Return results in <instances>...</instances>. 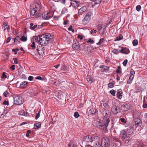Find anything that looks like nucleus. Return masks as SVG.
<instances>
[{"label":"nucleus","mask_w":147,"mask_h":147,"mask_svg":"<svg viewBox=\"0 0 147 147\" xmlns=\"http://www.w3.org/2000/svg\"><path fill=\"white\" fill-rule=\"evenodd\" d=\"M110 121L109 118L103 120H100L99 121L94 122V125L102 132L107 133L108 131L107 127Z\"/></svg>","instance_id":"obj_1"},{"label":"nucleus","mask_w":147,"mask_h":147,"mask_svg":"<svg viewBox=\"0 0 147 147\" xmlns=\"http://www.w3.org/2000/svg\"><path fill=\"white\" fill-rule=\"evenodd\" d=\"M41 8L40 5L36 2L32 4L30 6V15L36 18L40 17L41 14L39 11Z\"/></svg>","instance_id":"obj_2"},{"label":"nucleus","mask_w":147,"mask_h":147,"mask_svg":"<svg viewBox=\"0 0 147 147\" xmlns=\"http://www.w3.org/2000/svg\"><path fill=\"white\" fill-rule=\"evenodd\" d=\"M39 40L38 42H40V44L42 45L46 46L49 43V41L47 39H46L44 37V34L39 35Z\"/></svg>","instance_id":"obj_3"},{"label":"nucleus","mask_w":147,"mask_h":147,"mask_svg":"<svg viewBox=\"0 0 147 147\" xmlns=\"http://www.w3.org/2000/svg\"><path fill=\"white\" fill-rule=\"evenodd\" d=\"M14 103L16 105H20L23 104L24 99L21 96H17L13 98Z\"/></svg>","instance_id":"obj_4"},{"label":"nucleus","mask_w":147,"mask_h":147,"mask_svg":"<svg viewBox=\"0 0 147 147\" xmlns=\"http://www.w3.org/2000/svg\"><path fill=\"white\" fill-rule=\"evenodd\" d=\"M91 16L90 12H88L86 15L82 22L83 25H86L89 22L91 19Z\"/></svg>","instance_id":"obj_5"},{"label":"nucleus","mask_w":147,"mask_h":147,"mask_svg":"<svg viewBox=\"0 0 147 147\" xmlns=\"http://www.w3.org/2000/svg\"><path fill=\"white\" fill-rule=\"evenodd\" d=\"M84 140L86 142H92L95 141V138L92 137L91 135H87L84 137Z\"/></svg>","instance_id":"obj_6"},{"label":"nucleus","mask_w":147,"mask_h":147,"mask_svg":"<svg viewBox=\"0 0 147 147\" xmlns=\"http://www.w3.org/2000/svg\"><path fill=\"white\" fill-rule=\"evenodd\" d=\"M111 111L113 114L115 115H117L120 113L121 112V109L120 107L116 105H114L112 107Z\"/></svg>","instance_id":"obj_7"},{"label":"nucleus","mask_w":147,"mask_h":147,"mask_svg":"<svg viewBox=\"0 0 147 147\" xmlns=\"http://www.w3.org/2000/svg\"><path fill=\"white\" fill-rule=\"evenodd\" d=\"M87 8L86 7L84 6L80 9L78 10V15L79 17L84 16L86 11Z\"/></svg>","instance_id":"obj_8"},{"label":"nucleus","mask_w":147,"mask_h":147,"mask_svg":"<svg viewBox=\"0 0 147 147\" xmlns=\"http://www.w3.org/2000/svg\"><path fill=\"white\" fill-rule=\"evenodd\" d=\"M43 46L40 44L37 45V52L38 54L40 55H43L44 53V47Z\"/></svg>","instance_id":"obj_9"},{"label":"nucleus","mask_w":147,"mask_h":147,"mask_svg":"<svg viewBox=\"0 0 147 147\" xmlns=\"http://www.w3.org/2000/svg\"><path fill=\"white\" fill-rule=\"evenodd\" d=\"M79 45V42L77 40L74 39L72 43V48L78 51Z\"/></svg>","instance_id":"obj_10"},{"label":"nucleus","mask_w":147,"mask_h":147,"mask_svg":"<svg viewBox=\"0 0 147 147\" xmlns=\"http://www.w3.org/2000/svg\"><path fill=\"white\" fill-rule=\"evenodd\" d=\"M86 42H84L79 45L78 51H87L88 50V47H86Z\"/></svg>","instance_id":"obj_11"},{"label":"nucleus","mask_w":147,"mask_h":147,"mask_svg":"<svg viewBox=\"0 0 147 147\" xmlns=\"http://www.w3.org/2000/svg\"><path fill=\"white\" fill-rule=\"evenodd\" d=\"M71 4L75 8H78L80 6L79 1L75 0H72L71 1Z\"/></svg>","instance_id":"obj_12"},{"label":"nucleus","mask_w":147,"mask_h":147,"mask_svg":"<svg viewBox=\"0 0 147 147\" xmlns=\"http://www.w3.org/2000/svg\"><path fill=\"white\" fill-rule=\"evenodd\" d=\"M127 135L125 130L123 129L120 131V137L122 139H124Z\"/></svg>","instance_id":"obj_13"},{"label":"nucleus","mask_w":147,"mask_h":147,"mask_svg":"<svg viewBox=\"0 0 147 147\" xmlns=\"http://www.w3.org/2000/svg\"><path fill=\"white\" fill-rule=\"evenodd\" d=\"M49 13L48 12L45 11L42 14V17L45 20H48L52 17L51 16L49 15Z\"/></svg>","instance_id":"obj_14"},{"label":"nucleus","mask_w":147,"mask_h":147,"mask_svg":"<svg viewBox=\"0 0 147 147\" xmlns=\"http://www.w3.org/2000/svg\"><path fill=\"white\" fill-rule=\"evenodd\" d=\"M129 109L128 104L125 103L122 104L121 105V109L124 111H127Z\"/></svg>","instance_id":"obj_15"},{"label":"nucleus","mask_w":147,"mask_h":147,"mask_svg":"<svg viewBox=\"0 0 147 147\" xmlns=\"http://www.w3.org/2000/svg\"><path fill=\"white\" fill-rule=\"evenodd\" d=\"M134 131V127L132 126H131L127 129L126 133L128 135H130L132 134Z\"/></svg>","instance_id":"obj_16"},{"label":"nucleus","mask_w":147,"mask_h":147,"mask_svg":"<svg viewBox=\"0 0 147 147\" xmlns=\"http://www.w3.org/2000/svg\"><path fill=\"white\" fill-rule=\"evenodd\" d=\"M99 67L102 69L101 71L103 72H107L109 69V67L106 66L104 65L100 66Z\"/></svg>","instance_id":"obj_17"},{"label":"nucleus","mask_w":147,"mask_h":147,"mask_svg":"<svg viewBox=\"0 0 147 147\" xmlns=\"http://www.w3.org/2000/svg\"><path fill=\"white\" fill-rule=\"evenodd\" d=\"M86 80L90 84H91L95 81L94 78L90 75L87 76Z\"/></svg>","instance_id":"obj_18"},{"label":"nucleus","mask_w":147,"mask_h":147,"mask_svg":"<svg viewBox=\"0 0 147 147\" xmlns=\"http://www.w3.org/2000/svg\"><path fill=\"white\" fill-rule=\"evenodd\" d=\"M142 124V122L139 119H137L136 121H135V127L136 128L138 126H141Z\"/></svg>","instance_id":"obj_19"},{"label":"nucleus","mask_w":147,"mask_h":147,"mask_svg":"<svg viewBox=\"0 0 147 147\" xmlns=\"http://www.w3.org/2000/svg\"><path fill=\"white\" fill-rule=\"evenodd\" d=\"M45 37L46 39H47L48 40H49V42L50 41V40L53 39V36H52L51 35V34L49 33H45Z\"/></svg>","instance_id":"obj_20"},{"label":"nucleus","mask_w":147,"mask_h":147,"mask_svg":"<svg viewBox=\"0 0 147 147\" xmlns=\"http://www.w3.org/2000/svg\"><path fill=\"white\" fill-rule=\"evenodd\" d=\"M123 91L121 89H119L117 91L116 95L117 98L119 99H121L122 98V96L121 95L123 94Z\"/></svg>","instance_id":"obj_21"},{"label":"nucleus","mask_w":147,"mask_h":147,"mask_svg":"<svg viewBox=\"0 0 147 147\" xmlns=\"http://www.w3.org/2000/svg\"><path fill=\"white\" fill-rule=\"evenodd\" d=\"M28 84L27 82L25 81L22 82L20 85V88L22 89H24L26 88Z\"/></svg>","instance_id":"obj_22"},{"label":"nucleus","mask_w":147,"mask_h":147,"mask_svg":"<svg viewBox=\"0 0 147 147\" xmlns=\"http://www.w3.org/2000/svg\"><path fill=\"white\" fill-rule=\"evenodd\" d=\"M89 112L90 115H93L97 113L98 112V110L94 108H92L89 110Z\"/></svg>","instance_id":"obj_23"},{"label":"nucleus","mask_w":147,"mask_h":147,"mask_svg":"<svg viewBox=\"0 0 147 147\" xmlns=\"http://www.w3.org/2000/svg\"><path fill=\"white\" fill-rule=\"evenodd\" d=\"M42 123V122H38L35 123L34 124V128L37 129L40 128L41 127Z\"/></svg>","instance_id":"obj_24"},{"label":"nucleus","mask_w":147,"mask_h":147,"mask_svg":"<svg viewBox=\"0 0 147 147\" xmlns=\"http://www.w3.org/2000/svg\"><path fill=\"white\" fill-rule=\"evenodd\" d=\"M34 40V41H35L36 43H37L40 44V42H38V40H39V35L38 36H33V38H32L31 40L32 41V39Z\"/></svg>","instance_id":"obj_25"},{"label":"nucleus","mask_w":147,"mask_h":147,"mask_svg":"<svg viewBox=\"0 0 147 147\" xmlns=\"http://www.w3.org/2000/svg\"><path fill=\"white\" fill-rule=\"evenodd\" d=\"M131 137L129 136V135H127L126 137L124 139H123L124 141H125V142L126 143H128L131 140Z\"/></svg>","instance_id":"obj_26"},{"label":"nucleus","mask_w":147,"mask_h":147,"mask_svg":"<svg viewBox=\"0 0 147 147\" xmlns=\"http://www.w3.org/2000/svg\"><path fill=\"white\" fill-rule=\"evenodd\" d=\"M93 146V147H102L100 143L98 141L94 142Z\"/></svg>","instance_id":"obj_27"},{"label":"nucleus","mask_w":147,"mask_h":147,"mask_svg":"<svg viewBox=\"0 0 147 147\" xmlns=\"http://www.w3.org/2000/svg\"><path fill=\"white\" fill-rule=\"evenodd\" d=\"M35 79L36 80H41L42 81H44L45 82L47 81V79L45 77H41L40 76H37L35 78Z\"/></svg>","instance_id":"obj_28"},{"label":"nucleus","mask_w":147,"mask_h":147,"mask_svg":"<svg viewBox=\"0 0 147 147\" xmlns=\"http://www.w3.org/2000/svg\"><path fill=\"white\" fill-rule=\"evenodd\" d=\"M34 25L33 23H30V28L32 30H35L36 29V27H37V25L35 24Z\"/></svg>","instance_id":"obj_29"},{"label":"nucleus","mask_w":147,"mask_h":147,"mask_svg":"<svg viewBox=\"0 0 147 147\" xmlns=\"http://www.w3.org/2000/svg\"><path fill=\"white\" fill-rule=\"evenodd\" d=\"M109 112V111L108 109H105L103 111V115L105 117H107L108 116V113Z\"/></svg>","instance_id":"obj_30"},{"label":"nucleus","mask_w":147,"mask_h":147,"mask_svg":"<svg viewBox=\"0 0 147 147\" xmlns=\"http://www.w3.org/2000/svg\"><path fill=\"white\" fill-rule=\"evenodd\" d=\"M104 38H100L99 42L97 43H96V44L98 45H101V43L102 42H103L105 41V39H104Z\"/></svg>","instance_id":"obj_31"},{"label":"nucleus","mask_w":147,"mask_h":147,"mask_svg":"<svg viewBox=\"0 0 147 147\" xmlns=\"http://www.w3.org/2000/svg\"><path fill=\"white\" fill-rule=\"evenodd\" d=\"M123 52L125 53H123V54H128L130 52V51L126 47H124V49L123 51Z\"/></svg>","instance_id":"obj_32"},{"label":"nucleus","mask_w":147,"mask_h":147,"mask_svg":"<svg viewBox=\"0 0 147 147\" xmlns=\"http://www.w3.org/2000/svg\"><path fill=\"white\" fill-rule=\"evenodd\" d=\"M123 37L121 34L119 36H118L116 38L115 40V41L120 40L123 39Z\"/></svg>","instance_id":"obj_33"},{"label":"nucleus","mask_w":147,"mask_h":147,"mask_svg":"<svg viewBox=\"0 0 147 147\" xmlns=\"http://www.w3.org/2000/svg\"><path fill=\"white\" fill-rule=\"evenodd\" d=\"M18 74L20 75L23 72V68L20 66V67L18 69Z\"/></svg>","instance_id":"obj_34"},{"label":"nucleus","mask_w":147,"mask_h":147,"mask_svg":"<svg viewBox=\"0 0 147 147\" xmlns=\"http://www.w3.org/2000/svg\"><path fill=\"white\" fill-rule=\"evenodd\" d=\"M119 121L121 123H123L124 124L125 123L127 122V121L124 118H122L119 119Z\"/></svg>","instance_id":"obj_35"},{"label":"nucleus","mask_w":147,"mask_h":147,"mask_svg":"<svg viewBox=\"0 0 147 147\" xmlns=\"http://www.w3.org/2000/svg\"><path fill=\"white\" fill-rule=\"evenodd\" d=\"M19 114L20 115L22 116H26L27 115V113L26 112L24 111H22L21 112H20Z\"/></svg>","instance_id":"obj_36"},{"label":"nucleus","mask_w":147,"mask_h":147,"mask_svg":"<svg viewBox=\"0 0 147 147\" xmlns=\"http://www.w3.org/2000/svg\"><path fill=\"white\" fill-rule=\"evenodd\" d=\"M20 40H21L19 36H16V38L14 39V42L13 43V44L14 43L16 42H17L18 41Z\"/></svg>","instance_id":"obj_37"},{"label":"nucleus","mask_w":147,"mask_h":147,"mask_svg":"<svg viewBox=\"0 0 147 147\" xmlns=\"http://www.w3.org/2000/svg\"><path fill=\"white\" fill-rule=\"evenodd\" d=\"M21 40L24 42H26L27 40V37H25L24 36H22L20 38Z\"/></svg>","instance_id":"obj_38"},{"label":"nucleus","mask_w":147,"mask_h":147,"mask_svg":"<svg viewBox=\"0 0 147 147\" xmlns=\"http://www.w3.org/2000/svg\"><path fill=\"white\" fill-rule=\"evenodd\" d=\"M119 51V49H114L113 51L112 52L115 54L117 55L118 54V52Z\"/></svg>","instance_id":"obj_39"},{"label":"nucleus","mask_w":147,"mask_h":147,"mask_svg":"<svg viewBox=\"0 0 147 147\" xmlns=\"http://www.w3.org/2000/svg\"><path fill=\"white\" fill-rule=\"evenodd\" d=\"M110 93L113 96H115V95L116 91L113 89L111 90L110 91Z\"/></svg>","instance_id":"obj_40"},{"label":"nucleus","mask_w":147,"mask_h":147,"mask_svg":"<svg viewBox=\"0 0 147 147\" xmlns=\"http://www.w3.org/2000/svg\"><path fill=\"white\" fill-rule=\"evenodd\" d=\"M132 44L133 46H136L138 44V41L137 40H134L132 42Z\"/></svg>","instance_id":"obj_41"},{"label":"nucleus","mask_w":147,"mask_h":147,"mask_svg":"<svg viewBox=\"0 0 147 147\" xmlns=\"http://www.w3.org/2000/svg\"><path fill=\"white\" fill-rule=\"evenodd\" d=\"M103 106L106 109H108L109 107V105L107 103H105L103 104Z\"/></svg>","instance_id":"obj_42"},{"label":"nucleus","mask_w":147,"mask_h":147,"mask_svg":"<svg viewBox=\"0 0 147 147\" xmlns=\"http://www.w3.org/2000/svg\"><path fill=\"white\" fill-rule=\"evenodd\" d=\"M6 73L5 72H3L1 76V78L3 79V78H7V76L6 75Z\"/></svg>","instance_id":"obj_43"},{"label":"nucleus","mask_w":147,"mask_h":147,"mask_svg":"<svg viewBox=\"0 0 147 147\" xmlns=\"http://www.w3.org/2000/svg\"><path fill=\"white\" fill-rule=\"evenodd\" d=\"M40 112H41V111L40 110L38 111V113H37L36 115V116L35 117V119H37L40 116Z\"/></svg>","instance_id":"obj_44"},{"label":"nucleus","mask_w":147,"mask_h":147,"mask_svg":"<svg viewBox=\"0 0 147 147\" xmlns=\"http://www.w3.org/2000/svg\"><path fill=\"white\" fill-rule=\"evenodd\" d=\"M74 117L76 118H78L79 117V115L77 112H75L74 115Z\"/></svg>","instance_id":"obj_45"},{"label":"nucleus","mask_w":147,"mask_h":147,"mask_svg":"<svg viewBox=\"0 0 147 147\" xmlns=\"http://www.w3.org/2000/svg\"><path fill=\"white\" fill-rule=\"evenodd\" d=\"M141 8V7L140 5H138L136 7V9L138 11H140Z\"/></svg>","instance_id":"obj_46"},{"label":"nucleus","mask_w":147,"mask_h":147,"mask_svg":"<svg viewBox=\"0 0 147 147\" xmlns=\"http://www.w3.org/2000/svg\"><path fill=\"white\" fill-rule=\"evenodd\" d=\"M87 42L88 43L89 42L90 44H93L94 43V40H92L91 38H90L87 41Z\"/></svg>","instance_id":"obj_47"},{"label":"nucleus","mask_w":147,"mask_h":147,"mask_svg":"<svg viewBox=\"0 0 147 147\" xmlns=\"http://www.w3.org/2000/svg\"><path fill=\"white\" fill-rule=\"evenodd\" d=\"M8 112L7 110H4L3 113L1 115V116L3 117Z\"/></svg>","instance_id":"obj_48"},{"label":"nucleus","mask_w":147,"mask_h":147,"mask_svg":"<svg viewBox=\"0 0 147 147\" xmlns=\"http://www.w3.org/2000/svg\"><path fill=\"white\" fill-rule=\"evenodd\" d=\"M102 25H101L100 24H99L98 25L97 28H98V30L99 31H100L101 30V29H102Z\"/></svg>","instance_id":"obj_49"},{"label":"nucleus","mask_w":147,"mask_h":147,"mask_svg":"<svg viewBox=\"0 0 147 147\" xmlns=\"http://www.w3.org/2000/svg\"><path fill=\"white\" fill-rule=\"evenodd\" d=\"M108 86L110 88H111L114 87L113 84V83H109L108 84Z\"/></svg>","instance_id":"obj_50"},{"label":"nucleus","mask_w":147,"mask_h":147,"mask_svg":"<svg viewBox=\"0 0 147 147\" xmlns=\"http://www.w3.org/2000/svg\"><path fill=\"white\" fill-rule=\"evenodd\" d=\"M30 133H31V131L30 130H28L27 131V133L26 134V136L27 137H29L30 136L29 134Z\"/></svg>","instance_id":"obj_51"},{"label":"nucleus","mask_w":147,"mask_h":147,"mask_svg":"<svg viewBox=\"0 0 147 147\" xmlns=\"http://www.w3.org/2000/svg\"><path fill=\"white\" fill-rule=\"evenodd\" d=\"M135 74V71L132 69H131L130 70V75L133 76Z\"/></svg>","instance_id":"obj_52"},{"label":"nucleus","mask_w":147,"mask_h":147,"mask_svg":"<svg viewBox=\"0 0 147 147\" xmlns=\"http://www.w3.org/2000/svg\"><path fill=\"white\" fill-rule=\"evenodd\" d=\"M3 105H7V106L9 105V104L8 101H7L6 100H5L3 102Z\"/></svg>","instance_id":"obj_53"},{"label":"nucleus","mask_w":147,"mask_h":147,"mask_svg":"<svg viewBox=\"0 0 147 147\" xmlns=\"http://www.w3.org/2000/svg\"><path fill=\"white\" fill-rule=\"evenodd\" d=\"M127 62H128L127 60V59H125L124 61L123 62V65L125 66H126V65H127Z\"/></svg>","instance_id":"obj_54"},{"label":"nucleus","mask_w":147,"mask_h":147,"mask_svg":"<svg viewBox=\"0 0 147 147\" xmlns=\"http://www.w3.org/2000/svg\"><path fill=\"white\" fill-rule=\"evenodd\" d=\"M43 26V25L42 24H41V25H37V27H36V30H37L40 28H42Z\"/></svg>","instance_id":"obj_55"},{"label":"nucleus","mask_w":147,"mask_h":147,"mask_svg":"<svg viewBox=\"0 0 147 147\" xmlns=\"http://www.w3.org/2000/svg\"><path fill=\"white\" fill-rule=\"evenodd\" d=\"M124 49V47H121V50H119V52L120 53H124L123 52V51Z\"/></svg>","instance_id":"obj_56"},{"label":"nucleus","mask_w":147,"mask_h":147,"mask_svg":"<svg viewBox=\"0 0 147 147\" xmlns=\"http://www.w3.org/2000/svg\"><path fill=\"white\" fill-rule=\"evenodd\" d=\"M132 81V80L131 79H130L129 78L128 80H127V84H131Z\"/></svg>","instance_id":"obj_57"},{"label":"nucleus","mask_w":147,"mask_h":147,"mask_svg":"<svg viewBox=\"0 0 147 147\" xmlns=\"http://www.w3.org/2000/svg\"><path fill=\"white\" fill-rule=\"evenodd\" d=\"M77 37L78 38L80 39V40H82L83 38V36L80 35H78Z\"/></svg>","instance_id":"obj_58"},{"label":"nucleus","mask_w":147,"mask_h":147,"mask_svg":"<svg viewBox=\"0 0 147 147\" xmlns=\"http://www.w3.org/2000/svg\"><path fill=\"white\" fill-rule=\"evenodd\" d=\"M9 94V93L8 92V91H6L4 92L3 95L7 97V94Z\"/></svg>","instance_id":"obj_59"},{"label":"nucleus","mask_w":147,"mask_h":147,"mask_svg":"<svg viewBox=\"0 0 147 147\" xmlns=\"http://www.w3.org/2000/svg\"><path fill=\"white\" fill-rule=\"evenodd\" d=\"M33 79V77L32 76H30L28 78V80L30 81H32Z\"/></svg>","instance_id":"obj_60"},{"label":"nucleus","mask_w":147,"mask_h":147,"mask_svg":"<svg viewBox=\"0 0 147 147\" xmlns=\"http://www.w3.org/2000/svg\"><path fill=\"white\" fill-rule=\"evenodd\" d=\"M15 65H12L11 67H10V69H11L13 71L15 69Z\"/></svg>","instance_id":"obj_61"},{"label":"nucleus","mask_w":147,"mask_h":147,"mask_svg":"<svg viewBox=\"0 0 147 147\" xmlns=\"http://www.w3.org/2000/svg\"><path fill=\"white\" fill-rule=\"evenodd\" d=\"M137 147H146V146L142 144H139L137 145Z\"/></svg>","instance_id":"obj_62"},{"label":"nucleus","mask_w":147,"mask_h":147,"mask_svg":"<svg viewBox=\"0 0 147 147\" xmlns=\"http://www.w3.org/2000/svg\"><path fill=\"white\" fill-rule=\"evenodd\" d=\"M107 59L105 60V62L106 63H108L110 61V59L109 58V57H107Z\"/></svg>","instance_id":"obj_63"},{"label":"nucleus","mask_w":147,"mask_h":147,"mask_svg":"<svg viewBox=\"0 0 147 147\" xmlns=\"http://www.w3.org/2000/svg\"><path fill=\"white\" fill-rule=\"evenodd\" d=\"M71 145L69 144L68 147H77V145H75V144H73L72 146L71 147Z\"/></svg>","instance_id":"obj_64"}]
</instances>
